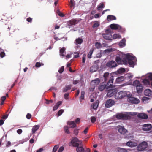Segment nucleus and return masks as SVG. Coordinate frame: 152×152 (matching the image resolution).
Here are the masks:
<instances>
[{
	"label": "nucleus",
	"instance_id": "1",
	"mask_svg": "<svg viewBox=\"0 0 152 152\" xmlns=\"http://www.w3.org/2000/svg\"><path fill=\"white\" fill-rule=\"evenodd\" d=\"M71 142L73 147H77L76 150L77 152H84V149L82 147V142L79 140L76 137L72 138Z\"/></svg>",
	"mask_w": 152,
	"mask_h": 152
},
{
	"label": "nucleus",
	"instance_id": "2",
	"mask_svg": "<svg viewBox=\"0 0 152 152\" xmlns=\"http://www.w3.org/2000/svg\"><path fill=\"white\" fill-rule=\"evenodd\" d=\"M121 56L122 59H125V64H127L128 63L129 65L132 67H133L134 65V62L133 60L134 59V57L131 56L129 54H121Z\"/></svg>",
	"mask_w": 152,
	"mask_h": 152
},
{
	"label": "nucleus",
	"instance_id": "3",
	"mask_svg": "<svg viewBox=\"0 0 152 152\" xmlns=\"http://www.w3.org/2000/svg\"><path fill=\"white\" fill-rule=\"evenodd\" d=\"M133 85L136 87L137 93H140L142 90V85L140 83L139 81L136 80L133 82Z\"/></svg>",
	"mask_w": 152,
	"mask_h": 152
},
{
	"label": "nucleus",
	"instance_id": "4",
	"mask_svg": "<svg viewBox=\"0 0 152 152\" xmlns=\"http://www.w3.org/2000/svg\"><path fill=\"white\" fill-rule=\"evenodd\" d=\"M148 145L147 143L145 141H143L138 145L137 147V149L140 151L145 150L147 147Z\"/></svg>",
	"mask_w": 152,
	"mask_h": 152
},
{
	"label": "nucleus",
	"instance_id": "5",
	"mask_svg": "<svg viewBox=\"0 0 152 152\" xmlns=\"http://www.w3.org/2000/svg\"><path fill=\"white\" fill-rule=\"evenodd\" d=\"M127 95L126 92L125 91H121L116 93L115 95V98L117 99H120L122 98Z\"/></svg>",
	"mask_w": 152,
	"mask_h": 152
},
{
	"label": "nucleus",
	"instance_id": "6",
	"mask_svg": "<svg viewBox=\"0 0 152 152\" xmlns=\"http://www.w3.org/2000/svg\"><path fill=\"white\" fill-rule=\"evenodd\" d=\"M116 118L122 120H128L131 118V117L126 114L119 113L116 115Z\"/></svg>",
	"mask_w": 152,
	"mask_h": 152
},
{
	"label": "nucleus",
	"instance_id": "7",
	"mask_svg": "<svg viewBox=\"0 0 152 152\" xmlns=\"http://www.w3.org/2000/svg\"><path fill=\"white\" fill-rule=\"evenodd\" d=\"M113 77L114 76L113 75H112L109 80L108 81L107 83L106 86V88L108 89L110 88H112L113 87V85L112 84L113 81Z\"/></svg>",
	"mask_w": 152,
	"mask_h": 152
},
{
	"label": "nucleus",
	"instance_id": "8",
	"mask_svg": "<svg viewBox=\"0 0 152 152\" xmlns=\"http://www.w3.org/2000/svg\"><path fill=\"white\" fill-rule=\"evenodd\" d=\"M117 66V65L116 62L113 61H110L106 64L107 66L111 68L116 67Z\"/></svg>",
	"mask_w": 152,
	"mask_h": 152
},
{
	"label": "nucleus",
	"instance_id": "9",
	"mask_svg": "<svg viewBox=\"0 0 152 152\" xmlns=\"http://www.w3.org/2000/svg\"><path fill=\"white\" fill-rule=\"evenodd\" d=\"M115 104L114 100L111 99L107 100L106 102L105 107L107 108H109L112 107Z\"/></svg>",
	"mask_w": 152,
	"mask_h": 152
},
{
	"label": "nucleus",
	"instance_id": "10",
	"mask_svg": "<svg viewBox=\"0 0 152 152\" xmlns=\"http://www.w3.org/2000/svg\"><path fill=\"white\" fill-rule=\"evenodd\" d=\"M110 27L111 29L113 30H118L120 31L122 29V27L116 24H110Z\"/></svg>",
	"mask_w": 152,
	"mask_h": 152
},
{
	"label": "nucleus",
	"instance_id": "11",
	"mask_svg": "<svg viewBox=\"0 0 152 152\" xmlns=\"http://www.w3.org/2000/svg\"><path fill=\"white\" fill-rule=\"evenodd\" d=\"M142 130L144 131H148L151 129L152 126L150 124H144L142 126Z\"/></svg>",
	"mask_w": 152,
	"mask_h": 152
},
{
	"label": "nucleus",
	"instance_id": "12",
	"mask_svg": "<svg viewBox=\"0 0 152 152\" xmlns=\"http://www.w3.org/2000/svg\"><path fill=\"white\" fill-rule=\"evenodd\" d=\"M129 102L132 103L137 104L140 102L139 99L134 97H131L129 98Z\"/></svg>",
	"mask_w": 152,
	"mask_h": 152
},
{
	"label": "nucleus",
	"instance_id": "13",
	"mask_svg": "<svg viewBox=\"0 0 152 152\" xmlns=\"http://www.w3.org/2000/svg\"><path fill=\"white\" fill-rule=\"evenodd\" d=\"M137 117L139 118L145 119H147L148 118L147 115L143 113H139Z\"/></svg>",
	"mask_w": 152,
	"mask_h": 152
},
{
	"label": "nucleus",
	"instance_id": "14",
	"mask_svg": "<svg viewBox=\"0 0 152 152\" xmlns=\"http://www.w3.org/2000/svg\"><path fill=\"white\" fill-rule=\"evenodd\" d=\"M121 54H123L122 53H121L119 54V56H117L115 58V61L117 62L118 63L120 64L121 62V60L123 61L124 63H125V59H122V58L121 55Z\"/></svg>",
	"mask_w": 152,
	"mask_h": 152
},
{
	"label": "nucleus",
	"instance_id": "15",
	"mask_svg": "<svg viewBox=\"0 0 152 152\" xmlns=\"http://www.w3.org/2000/svg\"><path fill=\"white\" fill-rule=\"evenodd\" d=\"M145 95L152 97V91L149 89H146L145 90L144 92Z\"/></svg>",
	"mask_w": 152,
	"mask_h": 152
},
{
	"label": "nucleus",
	"instance_id": "16",
	"mask_svg": "<svg viewBox=\"0 0 152 152\" xmlns=\"http://www.w3.org/2000/svg\"><path fill=\"white\" fill-rule=\"evenodd\" d=\"M126 145L127 146L132 147L136 146L137 144L134 142L129 141L126 143Z\"/></svg>",
	"mask_w": 152,
	"mask_h": 152
},
{
	"label": "nucleus",
	"instance_id": "17",
	"mask_svg": "<svg viewBox=\"0 0 152 152\" xmlns=\"http://www.w3.org/2000/svg\"><path fill=\"white\" fill-rule=\"evenodd\" d=\"M118 131L121 134H123L126 133L127 132L126 129L121 126L119 128Z\"/></svg>",
	"mask_w": 152,
	"mask_h": 152
},
{
	"label": "nucleus",
	"instance_id": "18",
	"mask_svg": "<svg viewBox=\"0 0 152 152\" xmlns=\"http://www.w3.org/2000/svg\"><path fill=\"white\" fill-rule=\"evenodd\" d=\"M68 124L70 126V127L71 128H74L76 127V125L74 121H68L67 122Z\"/></svg>",
	"mask_w": 152,
	"mask_h": 152
},
{
	"label": "nucleus",
	"instance_id": "19",
	"mask_svg": "<svg viewBox=\"0 0 152 152\" xmlns=\"http://www.w3.org/2000/svg\"><path fill=\"white\" fill-rule=\"evenodd\" d=\"M77 23V20L75 19H72L69 21V26L75 25Z\"/></svg>",
	"mask_w": 152,
	"mask_h": 152
},
{
	"label": "nucleus",
	"instance_id": "20",
	"mask_svg": "<svg viewBox=\"0 0 152 152\" xmlns=\"http://www.w3.org/2000/svg\"><path fill=\"white\" fill-rule=\"evenodd\" d=\"M115 91L114 90H110L108 92L107 94V96L108 97H111L115 94Z\"/></svg>",
	"mask_w": 152,
	"mask_h": 152
},
{
	"label": "nucleus",
	"instance_id": "21",
	"mask_svg": "<svg viewBox=\"0 0 152 152\" xmlns=\"http://www.w3.org/2000/svg\"><path fill=\"white\" fill-rule=\"evenodd\" d=\"M98 69V67L96 65H93L91 67L90 69V71L91 72H96Z\"/></svg>",
	"mask_w": 152,
	"mask_h": 152
},
{
	"label": "nucleus",
	"instance_id": "22",
	"mask_svg": "<svg viewBox=\"0 0 152 152\" xmlns=\"http://www.w3.org/2000/svg\"><path fill=\"white\" fill-rule=\"evenodd\" d=\"M39 127V125H36L33 126L32 129V133H35V132L38 129Z\"/></svg>",
	"mask_w": 152,
	"mask_h": 152
},
{
	"label": "nucleus",
	"instance_id": "23",
	"mask_svg": "<svg viewBox=\"0 0 152 152\" xmlns=\"http://www.w3.org/2000/svg\"><path fill=\"white\" fill-rule=\"evenodd\" d=\"M116 17L113 15H109L107 16V19L109 21L116 20Z\"/></svg>",
	"mask_w": 152,
	"mask_h": 152
},
{
	"label": "nucleus",
	"instance_id": "24",
	"mask_svg": "<svg viewBox=\"0 0 152 152\" xmlns=\"http://www.w3.org/2000/svg\"><path fill=\"white\" fill-rule=\"evenodd\" d=\"M126 40L125 38L123 39L119 43V45L120 47H123L126 45Z\"/></svg>",
	"mask_w": 152,
	"mask_h": 152
},
{
	"label": "nucleus",
	"instance_id": "25",
	"mask_svg": "<svg viewBox=\"0 0 152 152\" xmlns=\"http://www.w3.org/2000/svg\"><path fill=\"white\" fill-rule=\"evenodd\" d=\"M124 76H121L117 78L115 80V82L117 83H119L120 82L122 81L124 79Z\"/></svg>",
	"mask_w": 152,
	"mask_h": 152
},
{
	"label": "nucleus",
	"instance_id": "26",
	"mask_svg": "<svg viewBox=\"0 0 152 152\" xmlns=\"http://www.w3.org/2000/svg\"><path fill=\"white\" fill-rule=\"evenodd\" d=\"M100 82V80L99 79L97 78L94 80H92L91 82L94 85H97L99 84Z\"/></svg>",
	"mask_w": 152,
	"mask_h": 152
},
{
	"label": "nucleus",
	"instance_id": "27",
	"mask_svg": "<svg viewBox=\"0 0 152 152\" xmlns=\"http://www.w3.org/2000/svg\"><path fill=\"white\" fill-rule=\"evenodd\" d=\"M72 85H68L66 86L65 88L63 89V91L64 92L67 91L68 90H70L71 89Z\"/></svg>",
	"mask_w": 152,
	"mask_h": 152
},
{
	"label": "nucleus",
	"instance_id": "28",
	"mask_svg": "<svg viewBox=\"0 0 152 152\" xmlns=\"http://www.w3.org/2000/svg\"><path fill=\"white\" fill-rule=\"evenodd\" d=\"M142 82L146 86H149L150 84V80L147 79H145L142 80Z\"/></svg>",
	"mask_w": 152,
	"mask_h": 152
},
{
	"label": "nucleus",
	"instance_id": "29",
	"mask_svg": "<svg viewBox=\"0 0 152 152\" xmlns=\"http://www.w3.org/2000/svg\"><path fill=\"white\" fill-rule=\"evenodd\" d=\"M109 73L108 72H106L104 74L103 77L104 78V81L106 82L109 78Z\"/></svg>",
	"mask_w": 152,
	"mask_h": 152
},
{
	"label": "nucleus",
	"instance_id": "30",
	"mask_svg": "<svg viewBox=\"0 0 152 152\" xmlns=\"http://www.w3.org/2000/svg\"><path fill=\"white\" fill-rule=\"evenodd\" d=\"M117 151L118 152H127V149L121 148H117Z\"/></svg>",
	"mask_w": 152,
	"mask_h": 152
},
{
	"label": "nucleus",
	"instance_id": "31",
	"mask_svg": "<svg viewBox=\"0 0 152 152\" xmlns=\"http://www.w3.org/2000/svg\"><path fill=\"white\" fill-rule=\"evenodd\" d=\"M65 51V48H61L60 50V55L61 56L64 57L65 55L64 54Z\"/></svg>",
	"mask_w": 152,
	"mask_h": 152
},
{
	"label": "nucleus",
	"instance_id": "32",
	"mask_svg": "<svg viewBox=\"0 0 152 152\" xmlns=\"http://www.w3.org/2000/svg\"><path fill=\"white\" fill-rule=\"evenodd\" d=\"M113 39H120L121 38V36L119 34H114L113 35Z\"/></svg>",
	"mask_w": 152,
	"mask_h": 152
},
{
	"label": "nucleus",
	"instance_id": "33",
	"mask_svg": "<svg viewBox=\"0 0 152 152\" xmlns=\"http://www.w3.org/2000/svg\"><path fill=\"white\" fill-rule=\"evenodd\" d=\"M99 104V102L98 101L94 103L92 107L94 109H96L98 107V105Z\"/></svg>",
	"mask_w": 152,
	"mask_h": 152
},
{
	"label": "nucleus",
	"instance_id": "34",
	"mask_svg": "<svg viewBox=\"0 0 152 152\" xmlns=\"http://www.w3.org/2000/svg\"><path fill=\"white\" fill-rule=\"evenodd\" d=\"M75 41L77 44H81L83 42V40L82 39L78 38L76 39Z\"/></svg>",
	"mask_w": 152,
	"mask_h": 152
},
{
	"label": "nucleus",
	"instance_id": "35",
	"mask_svg": "<svg viewBox=\"0 0 152 152\" xmlns=\"http://www.w3.org/2000/svg\"><path fill=\"white\" fill-rule=\"evenodd\" d=\"M105 88H106L105 85H100L99 87V91H102Z\"/></svg>",
	"mask_w": 152,
	"mask_h": 152
},
{
	"label": "nucleus",
	"instance_id": "36",
	"mask_svg": "<svg viewBox=\"0 0 152 152\" xmlns=\"http://www.w3.org/2000/svg\"><path fill=\"white\" fill-rule=\"evenodd\" d=\"M94 51L93 49H91L89 51L88 53V54L87 56L89 58H91V55L93 53Z\"/></svg>",
	"mask_w": 152,
	"mask_h": 152
},
{
	"label": "nucleus",
	"instance_id": "37",
	"mask_svg": "<svg viewBox=\"0 0 152 152\" xmlns=\"http://www.w3.org/2000/svg\"><path fill=\"white\" fill-rule=\"evenodd\" d=\"M64 130L65 132L67 134H69L70 132L69 131V127L68 126H66L64 127Z\"/></svg>",
	"mask_w": 152,
	"mask_h": 152
},
{
	"label": "nucleus",
	"instance_id": "38",
	"mask_svg": "<svg viewBox=\"0 0 152 152\" xmlns=\"http://www.w3.org/2000/svg\"><path fill=\"white\" fill-rule=\"evenodd\" d=\"M43 64L40 62H37L36 63L35 66L37 68L40 67L41 66L43 65Z\"/></svg>",
	"mask_w": 152,
	"mask_h": 152
},
{
	"label": "nucleus",
	"instance_id": "39",
	"mask_svg": "<svg viewBox=\"0 0 152 152\" xmlns=\"http://www.w3.org/2000/svg\"><path fill=\"white\" fill-rule=\"evenodd\" d=\"M85 94V92L84 91H82L81 93V96H80V99L81 100L84 99V95Z\"/></svg>",
	"mask_w": 152,
	"mask_h": 152
},
{
	"label": "nucleus",
	"instance_id": "40",
	"mask_svg": "<svg viewBox=\"0 0 152 152\" xmlns=\"http://www.w3.org/2000/svg\"><path fill=\"white\" fill-rule=\"evenodd\" d=\"M104 4L103 3H101L97 7V10H99L101 9L104 8Z\"/></svg>",
	"mask_w": 152,
	"mask_h": 152
},
{
	"label": "nucleus",
	"instance_id": "41",
	"mask_svg": "<svg viewBox=\"0 0 152 152\" xmlns=\"http://www.w3.org/2000/svg\"><path fill=\"white\" fill-rule=\"evenodd\" d=\"M5 53L4 51L1 50L0 53V56L1 58H2L5 56Z\"/></svg>",
	"mask_w": 152,
	"mask_h": 152
},
{
	"label": "nucleus",
	"instance_id": "42",
	"mask_svg": "<svg viewBox=\"0 0 152 152\" xmlns=\"http://www.w3.org/2000/svg\"><path fill=\"white\" fill-rule=\"evenodd\" d=\"M58 147L59 145H56L55 146L53 149V152H56Z\"/></svg>",
	"mask_w": 152,
	"mask_h": 152
},
{
	"label": "nucleus",
	"instance_id": "43",
	"mask_svg": "<svg viewBox=\"0 0 152 152\" xmlns=\"http://www.w3.org/2000/svg\"><path fill=\"white\" fill-rule=\"evenodd\" d=\"M127 114L129 115H130L132 116H134L136 115L137 114V112H129Z\"/></svg>",
	"mask_w": 152,
	"mask_h": 152
},
{
	"label": "nucleus",
	"instance_id": "44",
	"mask_svg": "<svg viewBox=\"0 0 152 152\" xmlns=\"http://www.w3.org/2000/svg\"><path fill=\"white\" fill-rule=\"evenodd\" d=\"M46 101L45 103L47 104H49L50 103H52L53 102V100H48L47 99H45Z\"/></svg>",
	"mask_w": 152,
	"mask_h": 152
},
{
	"label": "nucleus",
	"instance_id": "45",
	"mask_svg": "<svg viewBox=\"0 0 152 152\" xmlns=\"http://www.w3.org/2000/svg\"><path fill=\"white\" fill-rule=\"evenodd\" d=\"M64 66H61L58 70V72L60 73H61L64 71Z\"/></svg>",
	"mask_w": 152,
	"mask_h": 152
},
{
	"label": "nucleus",
	"instance_id": "46",
	"mask_svg": "<svg viewBox=\"0 0 152 152\" xmlns=\"http://www.w3.org/2000/svg\"><path fill=\"white\" fill-rule=\"evenodd\" d=\"M64 110L63 109L60 110L58 112V116H59L61 115L62 113H63Z\"/></svg>",
	"mask_w": 152,
	"mask_h": 152
},
{
	"label": "nucleus",
	"instance_id": "47",
	"mask_svg": "<svg viewBox=\"0 0 152 152\" xmlns=\"http://www.w3.org/2000/svg\"><path fill=\"white\" fill-rule=\"evenodd\" d=\"M99 26V24L98 22L95 23L93 25L92 27L93 28H96Z\"/></svg>",
	"mask_w": 152,
	"mask_h": 152
},
{
	"label": "nucleus",
	"instance_id": "48",
	"mask_svg": "<svg viewBox=\"0 0 152 152\" xmlns=\"http://www.w3.org/2000/svg\"><path fill=\"white\" fill-rule=\"evenodd\" d=\"M95 46L97 48H99L101 47V45L100 43L97 42L95 44Z\"/></svg>",
	"mask_w": 152,
	"mask_h": 152
},
{
	"label": "nucleus",
	"instance_id": "49",
	"mask_svg": "<svg viewBox=\"0 0 152 152\" xmlns=\"http://www.w3.org/2000/svg\"><path fill=\"white\" fill-rule=\"evenodd\" d=\"M148 78L149 80H152V73H150L148 75Z\"/></svg>",
	"mask_w": 152,
	"mask_h": 152
},
{
	"label": "nucleus",
	"instance_id": "50",
	"mask_svg": "<svg viewBox=\"0 0 152 152\" xmlns=\"http://www.w3.org/2000/svg\"><path fill=\"white\" fill-rule=\"evenodd\" d=\"M86 56V55L85 54H83L82 57V62L83 63H84L85 62Z\"/></svg>",
	"mask_w": 152,
	"mask_h": 152
},
{
	"label": "nucleus",
	"instance_id": "51",
	"mask_svg": "<svg viewBox=\"0 0 152 152\" xmlns=\"http://www.w3.org/2000/svg\"><path fill=\"white\" fill-rule=\"evenodd\" d=\"M96 118L94 116H92L91 117V121L92 123H94L96 121Z\"/></svg>",
	"mask_w": 152,
	"mask_h": 152
},
{
	"label": "nucleus",
	"instance_id": "52",
	"mask_svg": "<svg viewBox=\"0 0 152 152\" xmlns=\"http://www.w3.org/2000/svg\"><path fill=\"white\" fill-rule=\"evenodd\" d=\"M103 37L104 39L106 40H111L110 37L107 35H105Z\"/></svg>",
	"mask_w": 152,
	"mask_h": 152
},
{
	"label": "nucleus",
	"instance_id": "53",
	"mask_svg": "<svg viewBox=\"0 0 152 152\" xmlns=\"http://www.w3.org/2000/svg\"><path fill=\"white\" fill-rule=\"evenodd\" d=\"M74 5V3L72 0H70V7L71 8Z\"/></svg>",
	"mask_w": 152,
	"mask_h": 152
},
{
	"label": "nucleus",
	"instance_id": "54",
	"mask_svg": "<svg viewBox=\"0 0 152 152\" xmlns=\"http://www.w3.org/2000/svg\"><path fill=\"white\" fill-rule=\"evenodd\" d=\"M80 121V118H77L75 120V124L76 123L77 124H79Z\"/></svg>",
	"mask_w": 152,
	"mask_h": 152
},
{
	"label": "nucleus",
	"instance_id": "55",
	"mask_svg": "<svg viewBox=\"0 0 152 152\" xmlns=\"http://www.w3.org/2000/svg\"><path fill=\"white\" fill-rule=\"evenodd\" d=\"M69 94L68 93H65L64 94V97L65 99H68Z\"/></svg>",
	"mask_w": 152,
	"mask_h": 152
},
{
	"label": "nucleus",
	"instance_id": "56",
	"mask_svg": "<svg viewBox=\"0 0 152 152\" xmlns=\"http://www.w3.org/2000/svg\"><path fill=\"white\" fill-rule=\"evenodd\" d=\"M150 99V98L148 97H143L142 98V100L143 102L147 100H148Z\"/></svg>",
	"mask_w": 152,
	"mask_h": 152
},
{
	"label": "nucleus",
	"instance_id": "57",
	"mask_svg": "<svg viewBox=\"0 0 152 152\" xmlns=\"http://www.w3.org/2000/svg\"><path fill=\"white\" fill-rule=\"evenodd\" d=\"M125 71V69L124 68H120L118 70L119 73H123Z\"/></svg>",
	"mask_w": 152,
	"mask_h": 152
},
{
	"label": "nucleus",
	"instance_id": "58",
	"mask_svg": "<svg viewBox=\"0 0 152 152\" xmlns=\"http://www.w3.org/2000/svg\"><path fill=\"white\" fill-rule=\"evenodd\" d=\"M126 75L127 77L129 79L132 78L133 77V75L131 74H127Z\"/></svg>",
	"mask_w": 152,
	"mask_h": 152
},
{
	"label": "nucleus",
	"instance_id": "59",
	"mask_svg": "<svg viewBox=\"0 0 152 152\" xmlns=\"http://www.w3.org/2000/svg\"><path fill=\"white\" fill-rule=\"evenodd\" d=\"M26 117L28 119H30L31 117V115L30 113H28L26 115Z\"/></svg>",
	"mask_w": 152,
	"mask_h": 152
},
{
	"label": "nucleus",
	"instance_id": "60",
	"mask_svg": "<svg viewBox=\"0 0 152 152\" xmlns=\"http://www.w3.org/2000/svg\"><path fill=\"white\" fill-rule=\"evenodd\" d=\"M74 133L75 135H77L78 133V130L77 129H75L74 131Z\"/></svg>",
	"mask_w": 152,
	"mask_h": 152
},
{
	"label": "nucleus",
	"instance_id": "61",
	"mask_svg": "<svg viewBox=\"0 0 152 152\" xmlns=\"http://www.w3.org/2000/svg\"><path fill=\"white\" fill-rule=\"evenodd\" d=\"M64 147L63 146L60 147L59 149L58 152H62L64 150Z\"/></svg>",
	"mask_w": 152,
	"mask_h": 152
},
{
	"label": "nucleus",
	"instance_id": "62",
	"mask_svg": "<svg viewBox=\"0 0 152 152\" xmlns=\"http://www.w3.org/2000/svg\"><path fill=\"white\" fill-rule=\"evenodd\" d=\"M75 54L74 56V58H76L79 57V54L78 53H75Z\"/></svg>",
	"mask_w": 152,
	"mask_h": 152
},
{
	"label": "nucleus",
	"instance_id": "63",
	"mask_svg": "<svg viewBox=\"0 0 152 152\" xmlns=\"http://www.w3.org/2000/svg\"><path fill=\"white\" fill-rule=\"evenodd\" d=\"M17 133L19 134H20L22 132V130L21 129H19L17 131Z\"/></svg>",
	"mask_w": 152,
	"mask_h": 152
},
{
	"label": "nucleus",
	"instance_id": "64",
	"mask_svg": "<svg viewBox=\"0 0 152 152\" xmlns=\"http://www.w3.org/2000/svg\"><path fill=\"white\" fill-rule=\"evenodd\" d=\"M62 103L61 101H59L57 103L56 105L58 107L59 106L62 104Z\"/></svg>",
	"mask_w": 152,
	"mask_h": 152
}]
</instances>
